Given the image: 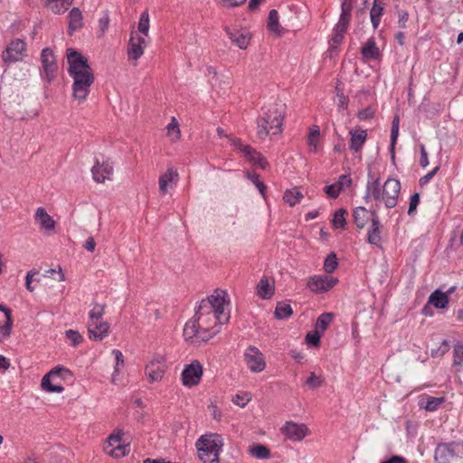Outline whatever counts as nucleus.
<instances>
[{
  "label": "nucleus",
  "mask_w": 463,
  "mask_h": 463,
  "mask_svg": "<svg viewBox=\"0 0 463 463\" xmlns=\"http://www.w3.org/2000/svg\"><path fill=\"white\" fill-rule=\"evenodd\" d=\"M68 73L73 79L72 96L79 102L86 100L95 77L88 59L74 49L67 50Z\"/></svg>",
  "instance_id": "obj_1"
},
{
  "label": "nucleus",
  "mask_w": 463,
  "mask_h": 463,
  "mask_svg": "<svg viewBox=\"0 0 463 463\" xmlns=\"http://www.w3.org/2000/svg\"><path fill=\"white\" fill-rule=\"evenodd\" d=\"M214 293L200 302L195 309L194 318L200 322V326H210V324L213 323V327L220 329V326L230 319L229 314L224 312L227 293L219 289H216Z\"/></svg>",
  "instance_id": "obj_2"
},
{
  "label": "nucleus",
  "mask_w": 463,
  "mask_h": 463,
  "mask_svg": "<svg viewBox=\"0 0 463 463\" xmlns=\"http://www.w3.org/2000/svg\"><path fill=\"white\" fill-rule=\"evenodd\" d=\"M284 120V104L274 103L262 109V114L257 121V136L265 139L269 135L282 132Z\"/></svg>",
  "instance_id": "obj_3"
},
{
  "label": "nucleus",
  "mask_w": 463,
  "mask_h": 463,
  "mask_svg": "<svg viewBox=\"0 0 463 463\" xmlns=\"http://www.w3.org/2000/svg\"><path fill=\"white\" fill-rule=\"evenodd\" d=\"M199 458L203 463H218L221 447L215 439L202 436L196 442Z\"/></svg>",
  "instance_id": "obj_4"
},
{
  "label": "nucleus",
  "mask_w": 463,
  "mask_h": 463,
  "mask_svg": "<svg viewBox=\"0 0 463 463\" xmlns=\"http://www.w3.org/2000/svg\"><path fill=\"white\" fill-rule=\"evenodd\" d=\"M219 332V328L210 327L207 326H200V322L196 318L189 320L184 328V336L186 340L198 338L201 341L206 342Z\"/></svg>",
  "instance_id": "obj_5"
},
{
  "label": "nucleus",
  "mask_w": 463,
  "mask_h": 463,
  "mask_svg": "<svg viewBox=\"0 0 463 463\" xmlns=\"http://www.w3.org/2000/svg\"><path fill=\"white\" fill-rule=\"evenodd\" d=\"M401 191L400 181L395 178H388L383 186L382 197L387 208L397 205L398 196Z\"/></svg>",
  "instance_id": "obj_6"
},
{
  "label": "nucleus",
  "mask_w": 463,
  "mask_h": 463,
  "mask_svg": "<svg viewBox=\"0 0 463 463\" xmlns=\"http://www.w3.org/2000/svg\"><path fill=\"white\" fill-rule=\"evenodd\" d=\"M338 283V279L326 275H315L309 278L307 287L314 293L319 294L333 288Z\"/></svg>",
  "instance_id": "obj_7"
},
{
  "label": "nucleus",
  "mask_w": 463,
  "mask_h": 463,
  "mask_svg": "<svg viewBox=\"0 0 463 463\" xmlns=\"http://www.w3.org/2000/svg\"><path fill=\"white\" fill-rule=\"evenodd\" d=\"M244 357L245 363L251 372L260 373L265 369V359L257 347L250 345L244 353Z\"/></svg>",
  "instance_id": "obj_8"
},
{
  "label": "nucleus",
  "mask_w": 463,
  "mask_h": 463,
  "mask_svg": "<svg viewBox=\"0 0 463 463\" xmlns=\"http://www.w3.org/2000/svg\"><path fill=\"white\" fill-rule=\"evenodd\" d=\"M25 49L26 43L21 39H15L3 52L2 59L8 64L19 61L22 60V55Z\"/></svg>",
  "instance_id": "obj_9"
},
{
  "label": "nucleus",
  "mask_w": 463,
  "mask_h": 463,
  "mask_svg": "<svg viewBox=\"0 0 463 463\" xmlns=\"http://www.w3.org/2000/svg\"><path fill=\"white\" fill-rule=\"evenodd\" d=\"M42 65L46 80L50 83L55 77L58 70L53 52L50 48H44L41 54Z\"/></svg>",
  "instance_id": "obj_10"
},
{
  "label": "nucleus",
  "mask_w": 463,
  "mask_h": 463,
  "mask_svg": "<svg viewBox=\"0 0 463 463\" xmlns=\"http://www.w3.org/2000/svg\"><path fill=\"white\" fill-rule=\"evenodd\" d=\"M203 367L198 361L186 365L182 373V382L185 386H194L200 383Z\"/></svg>",
  "instance_id": "obj_11"
},
{
  "label": "nucleus",
  "mask_w": 463,
  "mask_h": 463,
  "mask_svg": "<svg viewBox=\"0 0 463 463\" xmlns=\"http://www.w3.org/2000/svg\"><path fill=\"white\" fill-rule=\"evenodd\" d=\"M458 445L459 443L456 441L438 444L434 452L435 462L449 463L453 458L458 456L455 448Z\"/></svg>",
  "instance_id": "obj_12"
},
{
  "label": "nucleus",
  "mask_w": 463,
  "mask_h": 463,
  "mask_svg": "<svg viewBox=\"0 0 463 463\" xmlns=\"http://www.w3.org/2000/svg\"><path fill=\"white\" fill-rule=\"evenodd\" d=\"M281 432L292 441H300L308 434V429L305 424L287 421L281 428Z\"/></svg>",
  "instance_id": "obj_13"
},
{
  "label": "nucleus",
  "mask_w": 463,
  "mask_h": 463,
  "mask_svg": "<svg viewBox=\"0 0 463 463\" xmlns=\"http://www.w3.org/2000/svg\"><path fill=\"white\" fill-rule=\"evenodd\" d=\"M371 225L367 232V242L381 248V222L375 209L371 210Z\"/></svg>",
  "instance_id": "obj_14"
},
{
  "label": "nucleus",
  "mask_w": 463,
  "mask_h": 463,
  "mask_svg": "<svg viewBox=\"0 0 463 463\" xmlns=\"http://www.w3.org/2000/svg\"><path fill=\"white\" fill-rule=\"evenodd\" d=\"M12 328V311L6 306L0 305V342L9 337Z\"/></svg>",
  "instance_id": "obj_15"
},
{
  "label": "nucleus",
  "mask_w": 463,
  "mask_h": 463,
  "mask_svg": "<svg viewBox=\"0 0 463 463\" xmlns=\"http://www.w3.org/2000/svg\"><path fill=\"white\" fill-rule=\"evenodd\" d=\"M109 330V323L102 320H90L88 323L89 337L95 341H101L108 335Z\"/></svg>",
  "instance_id": "obj_16"
},
{
  "label": "nucleus",
  "mask_w": 463,
  "mask_h": 463,
  "mask_svg": "<svg viewBox=\"0 0 463 463\" xmlns=\"http://www.w3.org/2000/svg\"><path fill=\"white\" fill-rule=\"evenodd\" d=\"M224 31L226 32L229 39L234 45H236L241 50H245L248 47L250 40V36L248 32L237 29H231L228 26L224 28Z\"/></svg>",
  "instance_id": "obj_17"
},
{
  "label": "nucleus",
  "mask_w": 463,
  "mask_h": 463,
  "mask_svg": "<svg viewBox=\"0 0 463 463\" xmlns=\"http://www.w3.org/2000/svg\"><path fill=\"white\" fill-rule=\"evenodd\" d=\"M93 179L98 183H103L105 179H109L113 173V168L109 163H103L99 165V160L91 168Z\"/></svg>",
  "instance_id": "obj_18"
},
{
  "label": "nucleus",
  "mask_w": 463,
  "mask_h": 463,
  "mask_svg": "<svg viewBox=\"0 0 463 463\" xmlns=\"http://www.w3.org/2000/svg\"><path fill=\"white\" fill-rule=\"evenodd\" d=\"M145 373L151 382H156L163 378L165 373V365L161 361H151L146 365Z\"/></svg>",
  "instance_id": "obj_19"
},
{
  "label": "nucleus",
  "mask_w": 463,
  "mask_h": 463,
  "mask_svg": "<svg viewBox=\"0 0 463 463\" xmlns=\"http://www.w3.org/2000/svg\"><path fill=\"white\" fill-rule=\"evenodd\" d=\"M177 179V171L174 168H168L165 174L159 176L158 184L160 193L163 194H166L168 186H172L173 184H175Z\"/></svg>",
  "instance_id": "obj_20"
},
{
  "label": "nucleus",
  "mask_w": 463,
  "mask_h": 463,
  "mask_svg": "<svg viewBox=\"0 0 463 463\" xmlns=\"http://www.w3.org/2000/svg\"><path fill=\"white\" fill-rule=\"evenodd\" d=\"M349 134L351 136V138H350V143H349V148L350 150L354 151V152H359L366 138H367V132L366 130H364V129H359V130H350L349 131Z\"/></svg>",
  "instance_id": "obj_21"
},
{
  "label": "nucleus",
  "mask_w": 463,
  "mask_h": 463,
  "mask_svg": "<svg viewBox=\"0 0 463 463\" xmlns=\"http://www.w3.org/2000/svg\"><path fill=\"white\" fill-rule=\"evenodd\" d=\"M361 54L364 61H372L379 58L380 50L377 47L373 37L369 38L363 45L361 48Z\"/></svg>",
  "instance_id": "obj_22"
},
{
  "label": "nucleus",
  "mask_w": 463,
  "mask_h": 463,
  "mask_svg": "<svg viewBox=\"0 0 463 463\" xmlns=\"http://www.w3.org/2000/svg\"><path fill=\"white\" fill-rule=\"evenodd\" d=\"M68 19V33L72 35L76 30L81 28L83 25L81 11L78 7H73L69 13Z\"/></svg>",
  "instance_id": "obj_23"
},
{
  "label": "nucleus",
  "mask_w": 463,
  "mask_h": 463,
  "mask_svg": "<svg viewBox=\"0 0 463 463\" xmlns=\"http://www.w3.org/2000/svg\"><path fill=\"white\" fill-rule=\"evenodd\" d=\"M449 301V297L448 293L436 289L430 295L428 304L434 306L436 308L443 309L448 307Z\"/></svg>",
  "instance_id": "obj_24"
},
{
  "label": "nucleus",
  "mask_w": 463,
  "mask_h": 463,
  "mask_svg": "<svg viewBox=\"0 0 463 463\" xmlns=\"http://www.w3.org/2000/svg\"><path fill=\"white\" fill-rule=\"evenodd\" d=\"M34 218L36 222L40 224L42 229L47 231L54 229L55 222L47 213L46 210L43 207H39L36 210Z\"/></svg>",
  "instance_id": "obj_25"
},
{
  "label": "nucleus",
  "mask_w": 463,
  "mask_h": 463,
  "mask_svg": "<svg viewBox=\"0 0 463 463\" xmlns=\"http://www.w3.org/2000/svg\"><path fill=\"white\" fill-rule=\"evenodd\" d=\"M233 145L238 148L243 156L252 164L257 163L260 153L249 145H243L240 139L234 140Z\"/></svg>",
  "instance_id": "obj_26"
},
{
  "label": "nucleus",
  "mask_w": 463,
  "mask_h": 463,
  "mask_svg": "<svg viewBox=\"0 0 463 463\" xmlns=\"http://www.w3.org/2000/svg\"><path fill=\"white\" fill-rule=\"evenodd\" d=\"M354 222L358 229H363L369 218L371 217V211H368L363 206L356 207L353 213Z\"/></svg>",
  "instance_id": "obj_27"
},
{
  "label": "nucleus",
  "mask_w": 463,
  "mask_h": 463,
  "mask_svg": "<svg viewBox=\"0 0 463 463\" xmlns=\"http://www.w3.org/2000/svg\"><path fill=\"white\" fill-rule=\"evenodd\" d=\"M274 286L269 284L266 276H263L257 285V294L263 299H269L274 294Z\"/></svg>",
  "instance_id": "obj_28"
},
{
  "label": "nucleus",
  "mask_w": 463,
  "mask_h": 463,
  "mask_svg": "<svg viewBox=\"0 0 463 463\" xmlns=\"http://www.w3.org/2000/svg\"><path fill=\"white\" fill-rule=\"evenodd\" d=\"M347 29L348 26L346 25L344 27L339 26V24L335 25L333 29V35L329 41L331 51L337 50L338 45L342 43Z\"/></svg>",
  "instance_id": "obj_29"
},
{
  "label": "nucleus",
  "mask_w": 463,
  "mask_h": 463,
  "mask_svg": "<svg viewBox=\"0 0 463 463\" xmlns=\"http://www.w3.org/2000/svg\"><path fill=\"white\" fill-rule=\"evenodd\" d=\"M334 317V314L329 312L321 314L316 321L315 330L324 334L329 325L333 322Z\"/></svg>",
  "instance_id": "obj_30"
},
{
  "label": "nucleus",
  "mask_w": 463,
  "mask_h": 463,
  "mask_svg": "<svg viewBox=\"0 0 463 463\" xmlns=\"http://www.w3.org/2000/svg\"><path fill=\"white\" fill-rule=\"evenodd\" d=\"M279 13L277 10L272 9L269 11L267 27H268L269 31H270L278 35H279L281 31L283 30L279 24Z\"/></svg>",
  "instance_id": "obj_31"
},
{
  "label": "nucleus",
  "mask_w": 463,
  "mask_h": 463,
  "mask_svg": "<svg viewBox=\"0 0 463 463\" xmlns=\"http://www.w3.org/2000/svg\"><path fill=\"white\" fill-rule=\"evenodd\" d=\"M383 0H374L373 5L370 11L372 25L376 29L380 24V19L383 13Z\"/></svg>",
  "instance_id": "obj_32"
},
{
  "label": "nucleus",
  "mask_w": 463,
  "mask_h": 463,
  "mask_svg": "<svg viewBox=\"0 0 463 463\" xmlns=\"http://www.w3.org/2000/svg\"><path fill=\"white\" fill-rule=\"evenodd\" d=\"M354 7V4L341 3V14L339 16L338 23L339 26L344 27L345 25L349 26L351 17H352V10Z\"/></svg>",
  "instance_id": "obj_33"
},
{
  "label": "nucleus",
  "mask_w": 463,
  "mask_h": 463,
  "mask_svg": "<svg viewBox=\"0 0 463 463\" xmlns=\"http://www.w3.org/2000/svg\"><path fill=\"white\" fill-rule=\"evenodd\" d=\"M144 53V49L140 43L136 42L135 36L131 35L128 45V54L130 59L137 60Z\"/></svg>",
  "instance_id": "obj_34"
},
{
  "label": "nucleus",
  "mask_w": 463,
  "mask_h": 463,
  "mask_svg": "<svg viewBox=\"0 0 463 463\" xmlns=\"http://www.w3.org/2000/svg\"><path fill=\"white\" fill-rule=\"evenodd\" d=\"M445 402L444 397H432L428 396L425 399L420 400V406L424 407L429 411H436L440 404Z\"/></svg>",
  "instance_id": "obj_35"
},
{
  "label": "nucleus",
  "mask_w": 463,
  "mask_h": 463,
  "mask_svg": "<svg viewBox=\"0 0 463 463\" xmlns=\"http://www.w3.org/2000/svg\"><path fill=\"white\" fill-rule=\"evenodd\" d=\"M293 314L291 306L284 301L279 302L275 308V317L278 319H287Z\"/></svg>",
  "instance_id": "obj_36"
},
{
  "label": "nucleus",
  "mask_w": 463,
  "mask_h": 463,
  "mask_svg": "<svg viewBox=\"0 0 463 463\" xmlns=\"http://www.w3.org/2000/svg\"><path fill=\"white\" fill-rule=\"evenodd\" d=\"M250 454L259 459H267L270 458V450L262 444H255L249 449Z\"/></svg>",
  "instance_id": "obj_37"
},
{
  "label": "nucleus",
  "mask_w": 463,
  "mask_h": 463,
  "mask_svg": "<svg viewBox=\"0 0 463 463\" xmlns=\"http://www.w3.org/2000/svg\"><path fill=\"white\" fill-rule=\"evenodd\" d=\"M302 198H303V194L298 188L286 190L284 196H283L284 201L289 206H294L297 203H299V202Z\"/></svg>",
  "instance_id": "obj_38"
},
{
  "label": "nucleus",
  "mask_w": 463,
  "mask_h": 463,
  "mask_svg": "<svg viewBox=\"0 0 463 463\" xmlns=\"http://www.w3.org/2000/svg\"><path fill=\"white\" fill-rule=\"evenodd\" d=\"M366 189L371 194L372 197L375 201L383 200L382 193L383 190L380 188V180L376 178L375 180H368L366 184Z\"/></svg>",
  "instance_id": "obj_39"
},
{
  "label": "nucleus",
  "mask_w": 463,
  "mask_h": 463,
  "mask_svg": "<svg viewBox=\"0 0 463 463\" xmlns=\"http://www.w3.org/2000/svg\"><path fill=\"white\" fill-rule=\"evenodd\" d=\"M42 388L47 392H62L64 391L63 386L61 384H52L51 382V376L45 374L42 379Z\"/></svg>",
  "instance_id": "obj_40"
},
{
  "label": "nucleus",
  "mask_w": 463,
  "mask_h": 463,
  "mask_svg": "<svg viewBox=\"0 0 463 463\" xmlns=\"http://www.w3.org/2000/svg\"><path fill=\"white\" fill-rule=\"evenodd\" d=\"M338 266V260L336 254L332 251L330 252L324 261V270L326 273L330 274L335 271Z\"/></svg>",
  "instance_id": "obj_41"
},
{
  "label": "nucleus",
  "mask_w": 463,
  "mask_h": 463,
  "mask_svg": "<svg viewBox=\"0 0 463 463\" xmlns=\"http://www.w3.org/2000/svg\"><path fill=\"white\" fill-rule=\"evenodd\" d=\"M346 215H347V211L345 209L341 208V209L337 210L335 213L334 219L332 221L333 226L337 229L338 228L344 229L346 224V221H345Z\"/></svg>",
  "instance_id": "obj_42"
},
{
  "label": "nucleus",
  "mask_w": 463,
  "mask_h": 463,
  "mask_svg": "<svg viewBox=\"0 0 463 463\" xmlns=\"http://www.w3.org/2000/svg\"><path fill=\"white\" fill-rule=\"evenodd\" d=\"M453 365L458 372L463 371V345H456L454 347V363Z\"/></svg>",
  "instance_id": "obj_43"
},
{
  "label": "nucleus",
  "mask_w": 463,
  "mask_h": 463,
  "mask_svg": "<svg viewBox=\"0 0 463 463\" xmlns=\"http://www.w3.org/2000/svg\"><path fill=\"white\" fill-rule=\"evenodd\" d=\"M323 334L317 330L308 332L306 335V342L311 347H318L320 345V339Z\"/></svg>",
  "instance_id": "obj_44"
},
{
  "label": "nucleus",
  "mask_w": 463,
  "mask_h": 463,
  "mask_svg": "<svg viewBox=\"0 0 463 463\" xmlns=\"http://www.w3.org/2000/svg\"><path fill=\"white\" fill-rule=\"evenodd\" d=\"M137 28L139 33L145 36H147L149 30V14L147 11H145L141 14Z\"/></svg>",
  "instance_id": "obj_45"
},
{
  "label": "nucleus",
  "mask_w": 463,
  "mask_h": 463,
  "mask_svg": "<svg viewBox=\"0 0 463 463\" xmlns=\"http://www.w3.org/2000/svg\"><path fill=\"white\" fill-rule=\"evenodd\" d=\"M49 376L54 377L59 376L62 379H67V377H72V373L68 369L61 365H57L53 369H52L48 373Z\"/></svg>",
  "instance_id": "obj_46"
},
{
  "label": "nucleus",
  "mask_w": 463,
  "mask_h": 463,
  "mask_svg": "<svg viewBox=\"0 0 463 463\" xmlns=\"http://www.w3.org/2000/svg\"><path fill=\"white\" fill-rule=\"evenodd\" d=\"M320 135L319 128L316 127V128H312L309 130L307 136V145L313 152H316L317 149V138Z\"/></svg>",
  "instance_id": "obj_47"
},
{
  "label": "nucleus",
  "mask_w": 463,
  "mask_h": 463,
  "mask_svg": "<svg viewBox=\"0 0 463 463\" xmlns=\"http://www.w3.org/2000/svg\"><path fill=\"white\" fill-rule=\"evenodd\" d=\"M105 312V305L95 303L93 308L90 311V320H102V317Z\"/></svg>",
  "instance_id": "obj_48"
},
{
  "label": "nucleus",
  "mask_w": 463,
  "mask_h": 463,
  "mask_svg": "<svg viewBox=\"0 0 463 463\" xmlns=\"http://www.w3.org/2000/svg\"><path fill=\"white\" fill-rule=\"evenodd\" d=\"M247 177L255 184V186L258 188L261 195L264 197L266 192V185L262 181H260L259 175H257L256 173L247 172Z\"/></svg>",
  "instance_id": "obj_49"
},
{
  "label": "nucleus",
  "mask_w": 463,
  "mask_h": 463,
  "mask_svg": "<svg viewBox=\"0 0 463 463\" xmlns=\"http://www.w3.org/2000/svg\"><path fill=\"white\" fill-rule=\"evenodd\" d=\"M66 337L71 341L72 346H77L83 340L81 335L75 330L69 329L65 332Z\"/></svg>",
  "instance_id": "obj_50"
},
{
  "label": "nucleus",
  "mask_w": 463,
  "mask_h": 463,
  "mask_svg": "<svg viewBox=\"0 0 463 463\" xmlns=\"http://www.w3.org/2000/svg\"><path fill=\"white\" fill-rule=\"evenodd\" d=\"M449 350V345L447 340H443L441 345L436 348L431 349L430 354L432 357H439L445 354Z\"/></svg>",
  "instance_id": "obj_51"
},
{
  "label": "nucleus",
  "mask_w": 463,
  "mask_h": 463,
  "mask_svg": "<svg viewBox=\"0 0 463 463\" xmlns=\"http://www.w3.org/2000/svg\"><path fill=\"white\" fill-rule=\"evenodd\" d=\"M399 124H400V118L399 116H394L392 122V128H391V140H392V144H396L398 135H399Z\"/></svg>",
  "instance_id": "obj_52"
},
{
  "label": "nucleus",
  "mask_w": 463,
  "mask_h": 463,
  "mask_svg": "<svg viewBox=\"0 0 463 463\" xmlns=\"http://www.w3.org/2000/svg\"><path fill=\"white\" fill-rule=\"evenodd\" d=\"M420 203V194L418 193L413 194L410 198L408 214L413 215L416 213L417 207Z\"/></svg>",
  "instance_id": "obj_53"
},
{
  "label": "nucleus",
  "mask_w": 463,
  "mask_h": 463,
  "mask_svg": "<svg viewBox=\"0 0 463 463\" xmlns=\"http://www.w3.org/2000/svg\"><path fill=\"white\" fill-rule=\"evenodd\" d=\"M324 191L327 194L328 197L336 198V197H338V195L341 192V187H339V185L335 183V184H333L330 185H326L324 188Z\"/></svg>",
  "instance_id": "obj_54"
},
{
  "label": "nucleus",
  "mask_w": 463,
  "mask_h": 463,
  "mask_svg": "<svg viewBox=\"0 0 463 463\" xmlns=\"http://www.w3.org/2000/svg\"><path fill=\"white\" fill-rule=\"evenodd\" d=\"M250 401V397L248 393H244L243 395L236 394V396L232 399V402L241 408L245 407Z\"/></svg>",
  "instance_id": "obj_55"
},
{
  "label": "nucleus",
  "mask_w": 463,
  "mask_h": 463,
  "mask_svg": "<svg viewBox=\"0 0 463 463\" xmlns=\"http://www.w3.org/2000/svg\"><path fill=\"white\" fill-rule=\"evenodd\" d=\"M306 384L310 388H317L322 385V380L317 377L315 373H311L309 377L306 381Z\"/></svg>",
  "instance_id": "obj_56"
},
{
  "label": "nucleus",
  "mask_w": 463,
  "mask_h": 463,
  "mask_svg": "<svg viewBox=\"0 0 463 463\" xmlns=\"http://www.w3.org/2000/svg\"><path fill=\"white\" fill-rule=\"evenodd\" d=\"M374 110L371 107H367L357 113V118L360 120L370 119L373 117Z\"/></svg>",
  "instance_id": "obj_57"
},
{
  "label": "nucleus",
  "mask_w": 463,
  "mask_h": 463,
  "mask_svg": "<svg viewBox=\"0 0 463 463\" xmlns=\"http://www.w3.org/2000/svg\"><path fill=\"white\" fill-rule=\"evenodd\" d=\"M109 24V12L105 11L103 14V16L101 18H99V29H100L102 34L107 31Z\"/></svg>",
  "instance_id": "obj_58"
},
{
  "label": "nucleus",
  "mask_w": 463,
  "mask_h": 463,
  "mask_svg": "<svg viewBox=\"0 0 463 463\" xmlns=\"http://www.w3.org/2000/svg\"><path fill=\"white\" fill-rule=\"evenodd\" d=\"M108 454L114 458L123 457L126 454V448L121 446V444H118L112 449L108 451Z\"/></svg>",
  "instance_id": "obj_59"
},
{
  "label": "nucleus",
  "mask_w": 463,
  "mask_h": 463,
  "mask_svg": "<svg viewBox=\"0 0 463 463\" xmlns=\"http://www.w3.org/2000/svg\"><path fill=\"white\" fill-rule=\"evenodd\" d=\"M439 169V166H436L430 173H428L427 175L420 177L419 180L420 185L423 186V185L427 184L432 179V177L437 174Z\"/></svg>",
  "instance_id": "obj_60"
},
{
  "label": "nucleus",
  "mask_w": 463,
  "mask_h": 463,
  "mask_svg": "<svg viewBox=\"0 0 463 463\" xmlns=\"http://www.w3.org/2000/svg\"><path fill=\"white\" fill-rule=\"evenodd\" d=\"M336 184L339 185V187H341L342 190L344 187L350 186V184H352V179L349 175H342L339 176V179L336 182Z\"/></svg>",
  "instance_id": "obj_61"
},
{
  "label": "nucleus",
  "mask_w": 463,
  "mask_h": 463,
  "mask_svg": "<svg viewBox=\"0 0 463 463\" xmlns=\"http://www.w3.org/2000/svg\"><path fill=\"white\" fill-rule=\"evenodd\" d=\"M420 165L421 167L425 168L429 165L428 154H427L424 145H420Z\"/></svg>",
  "instance_id": "obj_62"
},
{
  "label": "nucleus",
  "mask_w": 463,
  "mask_h": 463,
  "mask_svg": "<svg viewBox=\"0 0 463 463\" xmlns=\"http://www.w3.org/2000/svg\"><path fill=\"white\" fill-rule=\"evenodd\" d=\"M167 130H168L169 134H171L172 132L175 131L176 133V138L179 137L180 130H179V127H178V122L176 121V119L175 118H173L172 121L168 124Z\"/></svg>",
  "instance_id": "obj_63"
},
{
  "label": "nucleus",
  "mask_w": 463,
  "mask_h": 463,
  "mask_svg": "<svg viewBox=\"0 0 463 463\" xmlns=\"http://www.w3.org/2000/svg\"><path fill=\"white\" fill-rule=\"evenodd\" d=\"M381 463H408L407 459L402 456L394 455L392 456L389 459L384 460Z\"/></svg>",
  "instance_id": "obj_64"
}]
</instances>
